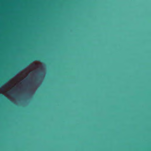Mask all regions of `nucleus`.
Wrapping results in <instances>:
<instances>
[{"instance_id": "obj_1", "label": "nucleus", "mask_w": 151, "mask_h": 151, "mask_svg": "<svg viewBox=\"0 0 151 151\" xmlns=\"http://www.w3.org/2000/svg\"><path fill=\"white\" fill-rule=\"evenodd\" d=\"M16 88H15L13 90H12V91L8 92V94H10V95H12V92L14 90H16Z\"/></svg>"}, {"instance_id": "obj_3", "label": "nucleus", "mask_w": 151, "mask_h": 151, "mask_svg": "<svg viewBox=\"0 0 151 151\" xmlns=\"http://www.w3.org/2000/svg\"><path fill=\"white\" fill-rule=\"evenodd\" d=\"M2 87V86H1L0 88H1V87Z\"/></svg>"}, {"instance_id": "obj_2", "label": "nucleus", "mask_w": 151, "mask_h": 151, "mask_svg": "<svg viewBox=\"0 0 151 151\" xmlns=\"http://www.w3.org/2000/svg\"><path fill=\"white\" fill-rule=\"evenodd\" d=\"M25 81H26V80H25L24 81H23L22 83H21V84L23 83H24L25 82Z\"/></svg>"}]
</instances>
